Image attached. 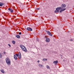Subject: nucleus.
Instances as JSON below:
<instances>
[{"label": "nucleus", "mask_w": 74, "mask_h": 74, "mask_svg": "<svg viewBox=\"0 0 74 74\" xmlns=\"http://www.w3.org/2000/svg\"><path fill=\"white\" fill-rule=\"evenodd\" d=\"M20 47L21 48V49L23 51H25V52H27V50L26 49V47L24 46L23 45H21L20 46Z\"/></svg>", "instance_id": "obj_3"}, {"label": "nucleus", "mask_w": 74, "mask_h": 74, "mask_svg": "<svg viewBox=\"0 0 74 74\" xmlns=\"http://www.w3.org/2000/svg\"><path fill=\"white\" fill-rule=\"evenodd\" d=\"M39 62H40V61L38 60V63H39Z\"/></svg>", "instance_id": "obj_25"}, {"label": "nucleus", "mask_w": 74, "mask_h": 74, "mask_svg": "<svg viewBox=\"0 0 74 74\" xmlns=\"http://www.w3.org/2000/svg\"><path fill=\"white\" fill-rule=\"evenodd\" d=\"M45 38H47V37L46 36H45Z\"/></svg>", "instance_id": "obj_26"}, {"label": "nucleus", "mask_w": 74, "mask_h": 74, "mask_svg": "<svg viewBox=\"0 0 74 74\" xmlns=\"http://www.w3.org/2000/svg\"><path fill=\"white\" fill-rule=\"evenodd\" d=\"M26 29L27 30H28V31H32V30H33L30 27H27Z\"/></svg>", "instance_id": "obj_5"}, {"label": "nucleus", "mask_w": 74, "mask_h": 74, "mask_svg": "<svg viewBox=\"0 0 74 74\" xmlns=\"http://www.w3.org/2000/svg\"><path fill=\"white\" fill-rule=\"evenodd\" d=\"M1 71L2 73H4V71L3 69H1Z\"/></svg>", "instance_id": "obj_15"}, {"label": "nucleus", "mask_w": 74, "mask_h": 74, "mask_svg": "<svg viewBox=\"0 0 74 74\" xmlns=\"http://www.w3.org/2000/svg\"><path fill=\"white\" fill-rule=\"evenodd\" d=\"M47 34L49 35V36H52V34H51V32H49V31H47Z\"/></svg>", "instance_id": "obj_4"}, {"label": "nucleus", "mask_w": 74, "mask_h": 74, "mask_svg": "<svg viewBox=\"0 0 74 74\" xmlns=\"http://www.w3.org/2000/svg\"><path fill=\"white\" fill-rule=\"evenodd\" d=\"M45 60H47V59H45V58H44L43 59V61H45Z\"/></svg>", "instance_id": "obj_17"}, {"label": "nucleus", "mask_w": 74, "mask_h": 74, "mask_svg": "<svg viewBox=\"0 0 74 74\" xmlns=\"http://www.w3.org/2000/svg\"><path fill=\"white\" fill-rule=\"evenodd\" d=\"M18 58L20 59H21V55H18Z\"/></svg>", "instance_id": "obj_16"}, {"label": "nucleus", "mask_w": 74, "mask_h": 74, "mask_svg": "<svg viewBox=\"0 0 74 74\" xmlns=\"http://www.w3.org/2000/svg\"><path fill=\"white\" fill-rule=\"evenodd\" d=\"M40 8H36V10H40Z\"/></svg>", "instance_id": "obj_21"}, {"label": "nucleus", "mask_w": 74, "mask_h": 74, "mask_svg": "<svg viewBox=\"0 0 74 74\" xmlns=\"http://www.w3.org/2000/svg\"><path fill=\"white\" fill-rule=\"evenodd\" d=\"M19 55H21V53L20 52L19 53L18 56Z\"/></svg>", "instance_id": "obj_20"}, {"label": "nucleus", "mask_w": 74, "mask_h": 74, "mask_svg": "<svg viewBox=\"0 0 74 74\" xmlns=\"http://www.w3.org/2000/svg\"><path fill=\"white\" fill-rule=\"evenodd\" d=\"M8 10H9V11H10L11 12H13L14 11H13V10H12V9H11V8H9L8 9Z\"/></svg>", "instance_id": "obj_7"}, {"label": "nucleus", "mask_w": 74, "mask_h": 74, "mask_svg": "<svg viewBox=\"0 0 74 74\" xmlns=\"http://www.w3.org/2000/svg\"><path fill=\"white\" fill-rule=\"evenodd\" d=\"M5 4V3H4L0 2V6L1 7L3 5H4Z\"/></svg>", "instance_id": "obj_6"}, {"label": "nucleus", "mask_w": 74, "mask_h": 74, "mask_svg": "<svg viewBox=\"0 0 74 74\" xmlns=\"http://www.w3.org/2000/svg\"><path fill=\"white\" fill-rule=\"evenodd\" d=\"M14 58L15 60H17V57H16V56L15 55L14 56Z\"/></svg>", "instance_id": "obj_11"}, {"label": "nucleus", "mask_w": 74, "mask_h": 74, "mask_svg": "<svg viewBox=\"0 0 74 74\" xmlns=\"http://www.w3.org/2000/svg\"><path fill=\"white\" fill-rule=\"evenodd\" d=\"M38 66L40 67H44L43 65H42L41 64H39L38 65Z\"/></svg>", "instance_id": "obj_10"}, {"label": "nucleus", "mask_w": 74, "mask_h": 74, "mask_svg": "<svg viewBox=\"0 0 74 74\" xmlns=\"http://www.w3.org/2000/svg\"><path fill=\"white\" fill-rule=\"evenodd\" d=\"M8 45L10 47H11V45L10 44H8Z\"/></svg>", "instance_id": "obj_22"}, {"label": "nucleus", "mask_w": 74, "mask_h": 74, "mask_svg": "<svg viewBox=\"0 0 74 74\" xmlns=\"http://www.w3.org/2000/svg\"><path fill=\"white\" fill-rule=\"evenodd\" d=\"M2 58V55L0 53V58Z\"/></svg>", "instance_id": "obj_18"}, {"label": "nucleus", "mask_w": 74, "mask_h": 74, "mask_svg": "<svg viewBox=\"0 0 74 74\" xmlns=\"http://www.w3.org/2000/svg\"><path fill=\"white\" fill-rule=\"evenodd\" d=\"M36 40H37V41H38V38H37Z\"/></svg>", "instance_id": "obj_24"}, {"label": "nucleus", "mask_w": 74, "mask_h": 74, "mask_svg": "<svg viewBox=\"0 0 74 74\" xmlns=\"http://www.w3.org/2000/svg\"><path fill=\"white\" fill-rule=\"evenodd\" d=\"M16 56H19V55L18 54H16Z\"/></svg>", "instance_id": "obj_19"}, {"label": "nucleus", "mask_w": 74, "mask_h": 74, "mask_svg": "<svg viewBox=\"0 0 74 74\" xmlns=\"http://www.w3.org/2000/svg\"><path fill=\"white\" fill-rule=\"evenodd\" d=\"M46 66H47V69H50V68L49 67V66L47 65Z\"/></svg>", "instance_id": "obj_14"}, {"label": "nucleus", "mask_w": 74, "mask_h": 74, "mask_svg": "<svg viewBox=\"0 0 74 74\" xmlns=\"http://www.w3.org/2000/svg\"><path fill=\"white\" fill-rule=\"evenodd\" d=\"M6 63L8 65H10L11 64V60L9 58H7L5 59Z\"/></svg>", "instance_id": "obj_2"}, {"label": "nucleus", "mask_w": 74, "mask_h": 74, "mask_svg": "<svg viewBox=\"0 0 74 74\" xmlns=\"http://www.w3.org/2000/svg\"><path fill=\"white\" fill-rule=\"evenodd\" d=\"M22 34V33L21 32L19 33V34Z\"/></svg>", "instance_id": "obj_23"}, {"label": "nucleus", "mask_w": 74, "mask_h": 74, "mask_svg": "<svg viewBox=\"0 0 74 74\" xmlns=\"http://www.w3.org/2000/svg\"><path fill=\"white\" fill-rule=\"evenodd\" d=\"M58 63V60H56V61H54L53 62V64H57V63Z\"/></svg>", "instance_id": "obj_8"}, {"label": "nucleus", "mask_w": 74, "mask_h": 74, "mask_svg": "<svg viewBox=\"0 0 74 74\" xmlns=\"http://www.w3.org/2000/svg\"><path fill=\"white\" fill-rule=\"evenodd\" d=\"M46 42H49V39L47 38L46 40Z\"/></svg>", "instance_id": "obj_9"}, {"label": "nucleus", "mask_w": 74, "mask_h": 74, "mask_svg": "<svg viewBox=\"0 0 74 74\" xmlns=\"http://www.w3.org/2000/svg\"><path fill=\"white\" fill-rule=\"evenodd\" d=\"M70 40V41H73V40H72V39H71Z\"/></svg>", "instance_id": "obj_27"}, {"label": "nucleus", "mask_w": 74, "mask_h": 74, "mask_svg": "<svg viewBox=\"0 0 74 74\" xmlns=\"http://www.w3.org/2000/svg\"><path fill=\"white\" fill-rule=\"evenodd\" d=\"M61 6L62 8L59 7L56 8V10H55L54 12L55 13H56V12H59V10H60V13H61L62 11H64V10H66V9L64 8H65V7H66V5L65 4H62L61 5ZM63 8L64 9H63Z\"/></svg>", "instance_id": "obj_1"}, {"label": "nucleus", "mask_w": 74, "mask_h": 74, "mask_svg": "<svg viewBox=\"0 0 74 74\" xmlns=\"http://www.w3.org/2000/svg\"><path fill=\"white\" fill-rule=\"evenodd\" d=\"M12 42L13 44H15V41L14 40H13L12 41Z\"/></svg>", "instance_id": "obj_13"}, {"label": "nucleus", "mask_w": 74, "mask_h": 74, "mask_svg": "<svg viewBox=\"0 0 74 74\" xmlns=\"http://www.w3.org/2000/svg\"><path fill=\"white\" fill-rule=\"evenodd\" d=\"M16 37H17V38H20V36H19V35H17Z\"/></svg>", "instance_id": "obj_12"}]
</instances>
